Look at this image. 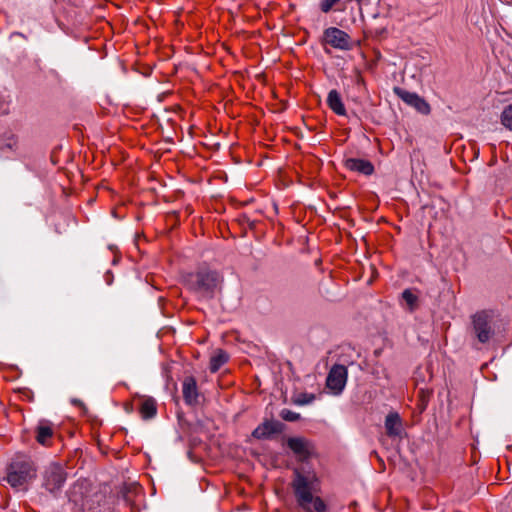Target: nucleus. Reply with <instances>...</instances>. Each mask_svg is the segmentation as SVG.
Listing matches in <instances>:
<instances>
[{"label":"nucleus","instance_id":"obj_1","mask_svg":"<svg viewBox=\"0 0 512 512\" xmlns=\"http://www.w3.org/2000/svg\"><path fill=\"white\" fill-rule=\"evenodd\" d=\"M222 281L221 275L209 268H200L184 277L186 287L203 299H212Z\"/></svg>","mask_w":512,"mask_h":512},{"label":"nucleus","instance_id":"obj_2","mask_svg":"<svg viewBox=\"0 0 512 512\" xmlns=\"http://www.w3.org/2000/svg\"><path fill=\"white\" fill-rule=\"evenodd\" d=\"M295 497L299 506L306 512H325L326 504L320 497L312 495V480L300 473L298 470L294 472L292 482Z\"/></svg>","mask_w":512,"mask_h":512},{"label":"nucleus","instance_id":"obj_3","mask_svg":"<svg viewBox=\"0 0 512 512\" xmlns=\"http://www.w3.org/2000/svg\"><path fill=\"white\" fill-rule=\"evenodd\" d=\"M35 476L36 469L33 463L29 459L18 458L10 464L6 480L13 488L25 489Z\"/></svg>","mask_w":512,"mask_h":512},{"label":"nucleus","instance_id":"obj_4","mask_svg":"<svg viewBox=\"0 0 512 512\" xmlns=\"http://www.w3.org/2000/svg\"><path fill=\"white\" fill-rule=\"evenodd\" d=\"M470 334L479 343H488L494 336L493 316L487 311H479L472 315Z\"/></svg>","mask_w":512,"mask_h":512},{"label":"nucleus","instance_id":"obj_5","mask_svg":"<svg viewBox=\"0 0 512 512\" xmlns=\"http://www.w3.org/2000/svg\"><path fill=\"white\" fill-rule=\"evenodd\" d=\"M66 481V473L60 465L51 464L43 473V487L50 493H58Z\"/></svg>","mask_w":512,"mask_h":512},{"label":"nucleus","instance_id":"obj_6","mask_svg":"<svg viewBox=\"0 0 512 512\" xmlns=\"http://www.w3.org/2000/svg\"><path fill=\"white\" fill-rule=\"evenodd\" d=\"M324 41L339 50L352 48L351 37L345 31L336 27H329L324 31Z\"/></svg>","mask_w":512,"mask_h":512},{"label":"nucleus","instance_id":"obj_7","mask_svg":"<svg viewBox=\"0 0 512 512\" xmlns=\"http://www.w3.org/2000/svg\"><path fill=\"white\" fill-rule=\"evenodd\" d=\"M393 91L395 95H397L402 101H404L409 106L415 108L418 112L424 115H428L430 113V105L424 98L420 97L418 94L414 92H409L400 87H394Z\"/></svg>","mask_w":512,"mask_h":512},{"label":"nucleus","instance_id":"obj_8","mask_svg":"<svg viewBox=\"0 0 512 512\" xmlns=\"http://www.w3.org/2000/svg\"><path fill=\"white\" fill-rule=\"evenodd\" d=\"M348 377L347 368L344 365H334L327 376L326 385L335 394L342 392Z\"/></svg>","mask_w":512,"mask_h":512},{"label":"nucleus","instance_id":"obj_9","mask_svg":"<svg viewBox=\"0 0 512 512\" xmlns=\"http://www.w3.org/2000/svg\"><path fill=\"white\" fill-rule=\"evenodd\" d=\"M287 446L292 450L299 461L307 460L313 453L312 443L303 437H290Z\"/></svg>","mask_w":512,"mask_h":512},{"label":"nucleus","instance_id":"obj_10","mask_svg":"<svg viewBox=\"0 0 512 512\" xmlns=\"http://www.w3.org/2000/svg\"><path fill=\"white\" fill-rule=\"evenodd\" d=\"M283 424L279 421L266 420L258 425L252 432V436L256 439H268L274 434L282 431Z\"/></svg>","mask_w":512,"mask_h":512},{"label":"nucleus","instance_id":"obj_11","mask_svg":"<svg viewBox=\"0 0 512 512\" xmlns=\"http://www.w3.org/2000/svg\"><path fill=\"white\" fill-rule=\"evenodd\" d=\"M385 430L389 437H401L403 434V423L400 415L396 412L389 413L385 418Z\"/></svg>","mask_w":512,"mask_h":512},{"label":"nucleus","instance_id":"obj_12","mask_svg":"<svg viewBox=\"0 0 512 512\" xmlns=\"http://www.w3.org/2000/svg\"><path fill=\"white\" fill-rule=\"evenodd\" d=\"M183 398L188 405H195L198 402V389L194 377H186L182 384Z\"/></svg>","mask_w":512,"mask_h":512},{"label":"nucleus","instance_id":"obj_13","mask_svg":"<svg viewBox=\"0 0 512 512\" xmlns=\"http://www.w3.org/2000/svg\"><path fill=\"white\" fill-rule=\"evenodd\" d=\"M344 166L351 171L364 175H371L374 172L373 164L364 159L348 158L344 161Z\"/></svg>","mask_w":512,"mask_h":512},{"label":"nucleus","instance_id":"obj_14","mask_svg":"<svg viewBox=\"0 0 512 512\" xmlns=\"http://www.w3.org/2000/svg\"><path fill=\"white\" fill-rule=\"evenodd\" d=\"M328 107L337 115L345 116L346 109L342 101L341 95L337 90H331L327 96Z\"/></svg>","mask_w":512,"mask_h":512},{"label":"nucleus","instance_id":"obj_15","mask_svg":"<svg viewBox=\"0 0 512 512\" xmlns=\"http://www.w3.org/2000/svg\"><path fill=\"white\" fill-rule=\"evenodd\" d=\"M53 436V429L48 421H41L36 427V440L42 445H48Z\"/></svg>","mask_w":512,"mask_h":512},{"label":"nucleus","instance_id":"obj_16","mask_svg":"<svg viewBox=\"0 0 512 512\" xmlns=\"http://www.w3.org/2000/svg\"><path fill=\"white\" fill-rule=\"evenodd\" d=\"M139 412L145 420L155 417L157 413L156 401L152 397L144 398L141 401Z\"/></svg>","mask_w":512,"mask_h":512},{"label":"nucleus","instance_id":"obj_17","mask_svg":"<svg viewBox=\"0 0 512 512\" xmlns=\"http://www.w3.org/2000/svg\"><path fill=\"white\" fill-rule=\"evenodd\" d=\"M229 359L228 354L224 350H217L210 359V371L217 372Z\"/></svg>","mask_w":512,"mask_h":512},{"label":"nucleus","instance_id":"obj_18","mask_svg":"<svg viewBox=\"0 0 512 512\" xmlns=\"http://www.w3.org/2000/svg\"><path fill=\"white\" fill-rule=\"evenodd\" d=\"M433 395V391L429 388H419L418 390V403L417 406L420 412L424 411Z\"/></svg>","mask_w":512,"mask_h":512},{"label":"nucleus","instance_id":"obj_19","mask_svg":"<svg viewBox=\"0 0 512 512\" xmlns=\"http://www.w3.org/2000/svg\"><path fill=\"white\" fill-rule=\"evenodd\" d=\"M17 138L13 134L4 135L0 143V151L5 150L14 151L17 148Z\"/></svg>","mask_w":512,"mask_h":512},{"label":"nucleus","instance_id":"obj_20","mask_svg":"<svg viewBox=\"0 0 512 512\" xmlns=\"http://www.w3.org/2000/svg\"><path fill=\"white\" fill-rule=\"evenodd\" d=\"M501 123L505 128L512 131V104L506 106L502 111Z\"/></svg>","mask_w":512,"mask_h":512},{"label":"nucleus","instance_id":"obj_21","mask_svg":"<svg viewBox=\"0 0 512 512\" xmlns=\"http://www.w3.org/2000/svg\"><path fill=\"white\" fill-rule=\"evenodd\" d=\"M402 298L406 302L411 311L416 308L418 297L415 294H413L411 290H404L402 293Z\"/></svg>","mask_w":512,"mask_h":512},{"label":"nucleus","instance_id":"obj_22","mask_svg":"<svg viewBox=\"0 0 512 512\" xmlns=\"http://www.w3.org/2000/svg\"><path fill=\"white\" fill-rule=\"evenodd\" d=\"M315 400V395L310 393H300L293 397V403L296 405H307Z\"/></svg>","mask_w":512,"mask_h":512},{"label":"nucleus","instance_id":"obj_23","mask_svg":"<svg viewBox=\"0 0 512 512\" xmlns=\"http://www.w3.org/2000/svg\"><path fill=\"white\" fill-rule=\"evenodd\" d=\"M280 417L289 422H294L300 419V414L289 409H283L280 412Z\"/></svg>","mask_w":512,"mask_h":512},{"label":"nucleus","instance_id":"obj_24","mask_svg":"<svg viewBox=\"0 0 512 512\" xmlns=\"http://www.w3.org/2000/svg\"><path fill=\"white\" fill-rule=\"evenodd\" d=\"M339 1L340 0H321V2H320V9H321L322 12L327 13Z\"/></svg>","mask_w":512,"mask_h":512},{"label":"nucleus","instance_id":"obj_25","mask_svg":"<svg viewBox=\"0 0 512 512\" xmlns=\"http://www.w3.org/2000/svg\"><path fill=\"white\" fill-rule=\"evenodd\" d=\"M72 403H73L74 405H76V406H79V407L85 408L84 403H83L81 400H79V399H73V400H72Z\"/></svg>","mask_w":512,"mask_h":512}]
</instances>
